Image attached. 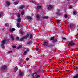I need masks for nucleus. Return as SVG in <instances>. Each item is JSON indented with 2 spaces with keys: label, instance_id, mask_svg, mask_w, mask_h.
<instances>
[{
  "label": "nucleus",
  "instance_id": "20e7f679",
  "mask_svg": "<svg viewBox=\"0 0 78 78\" xmlns=\"http://www.w3.org/2000/svg\"><path fill=\"white\" fill-rule=\"evenodd\" d=\"M48 45V41H44L43 43V45L44 46H47Z\"/></svg>",
  "mask_w": 78,
  "mask_h": 78
},
{
  "label": "nucleus",
  "instance_id": "f3484780",
  "mask_svg": "<svg viewBox=\"0 0 78 78\" xmlns=\"http://www.w3.org/2000/svg\"><path fill=\"white\" fill-rule=\"evenodd\" d=\"M42 8V6H38V7H37L36 8L37 9H39V8Z\"/></svg>",
  "mask_w": 78,
  "mask_h": 78
},
{
  "label": "nucleus",
  "instance_id": "7ed1b4c3",
  "mask_svg": "<svg viewBox=\"0 0 78 78\" xmlns=\"http://www.w3.org/2000/svg\"><path fill=\"white\" fill-rule=\"evenodd\" d=\"M29 36V34H27L26 36H24L22 38H21L20 39V40L21 41H23L24 39H27V38Z\"/></svg>",
  "mask_w": 78,
  "mask_h": 78
},
{
  "label": "nucleus",
  "instance_id": "58836bf2",
  "mask_svg": "<svg viewBox=\"0 0 78 78\" xmlns=\"http://www.w3.org/2000/svg\"><path fill=\"white\" fill-rule=\"evenodd\" d=\"M12 47L13 48H16V46H13Z\"/></svg>",
  "mask_w": 78,
  "mask_h": 78
},
{
  "label": "nucleus",
  "instance_id": "5701e85b",
  "mask_svg": "<svg viewBox=\"0 0 78 78\" xmlns=\"http://www.w3.org/2000/svg\"><path fill=\"white\" fill-rule=\"evenodd\" d=\"M72 26H73V23H71L70 24L69 26V27L70 28H71L72 27Z\"/></svg>",
  "mask_w": 78,
  "mask_h": 78
},
{
  "label": "nucleus",
  "instance_id": "a211bd4d",
  "mask_svg": "<svg viewBox=\"0 0 78 78\" xmlns=\"http://www.w3.org/2000/svg\"><path fill=\"white\" fill-rule=\"evenodd\" d=\"M27 19H30V20H31V17L29 16H27Z\"/></svg>",
  "mask_w": 78,
  "mask_h": 78
},
{
  "label": "nucleus",
  "instance_id": "72a5a7b5",
  "mask_svg": "<svg viewBox=\"0 0 78 78\" xmlns=\"http://www.w3.org/2000/svg\"><path fill=\"white\" fill-rule=\"evenodd\" d=\"M17 17L18 18H19V17H20V14H18Z\"/></svg>",
  "mask_w": 78,
  "mask_h": 78
},
{
  "label": "nucleus",
  "instance_id": "aec40b11",
  "mask_svg": "<svg viewBox=\"0 0 78 78\" xmlns=\"http://www.w3.org/2000/svg\"><path fill=\"white\" fill-rule=\"evenodd\" d=\"M22 47V45H20L19 47H17L18 49H19L20 48H21V47Z\"/></svg>",
  "mask_w": 78,
  "mask_h": 78
},
{
  "label": "nucleus",
  "instance_id": "4c0bfd02",
  "mask_svg": "<svg viewBox=\"0 0 78 78\" xmlns=\"http://www.w3.org/2000/svg\"><path fill=\"white\" fill-rule=\"evenodd\" d=\"M28 59H29V58H26V60L27 61H28Z\"/></svg>",
  "mask_w": 78,
  "mask_h": 78
},
{
  "label": "nucleus",
  "instance_id": "e433bc0d",
  "mask_svg": "<svg viewBox=\"0 0 78 78\" xmlns=\"http://www.w3.org/2000/svg\"><path fill=\"white\" fill-rule=\"evenodd\" d=\"M35 49L36 50H39V48H35Z\"/></svg>",
  "mask_w": 78,
  "mask_h": 78
},
{
  "label": "nucleus",
  "instance_id": "a878e982",
  "mask_svg": "<svg viewBox=\"0 0 78 78\" xmlns=\"http://www.w3.org/2000/svg\"><path fill=\"white\" fill-rule=\"evenodd\" d=\"M24 13H25V12H24V11H23L21 12V14H22V15H23Z\"/></svg>",
  "mask_w": 78,
  "mask_h": 78
},
{
  "label": "nucleus",
  "instance_id": "0eeeda50",
  "mask_svg": "<svg viewBox=\"0 0 78 78\" xmlns=\"http://www.w3.org/2000/svg\"><path fill=\"white\" fill-rule=\"evenodd\" d=\"M7 68V66L5 65L3 66L2 67V70H5V69H6Z\"/></svg>",
  "mask_w": 78,
  "mask_h": 78
},
{
  "label": "nucleus",
  "instance_id": "4468645a",
  "mask_svg": "<svg viewBox=\"0 0 78 78\" xmlns=\"http://www.w3.org/2000/svg\"><path fill=\"white\" fill-rule=\"evenodd\" d=\"M19 1H16L14 2V5H17V4L19 3Z\"/></svg>",
  "mask_w": 78,
  "mask_h": 78
},
{
  "label": "nucleus",
  "instance_id": "c756f323",
  "mask_svg": "<svg viewBox=\"0 0 78 78\" xmlns=\"http://www.w3.org/2000/svg\"><path fill=\"white\" fill-rule=\"evenodd\" d=\"M3 14V12H1V14L0 13V17H1V15H2Z\"/></svg>",
  "mask_w": 78,
  "mask_h": 78
},
{
  "label": "nucleus",
  "instance_id": "6e6552de",
  "mask_svg": "<svg viewBox=\"0 0 78 78\" xmlns=\"http://www.w3.org/2000/svg\"><path fill=\"white\" fill-rule=\"evenodd\" d=\"M17 70H18V68H17V67H16L14 69V72H17Z\"/></svg>",
  "mask_w": 78,
  "mask_h": 78
},
{
  "label": "nucleus",
  "instance_id": "7c9ffc66",
  "mask_svg": "<svg viewBox=\"0 0 78 78\" xmlns=\"http://www.w3.org/2000/svg\"><path fill=\"white\" fill-rule=\"evenodd\" d=\"M26 51H27V52L28 51H29V49H28V48H27L26 49Z\"/></svg>",
  "mask_w": 78,
  "mask_h": 78
},
{
  "label": "nucleus",
  "instance_id": "393cba45",
  "mask_svg": "<svg viewBox=\"0 0 78 78\" xmlns=\"http://www.w3.org/2000/svg\"><path fill=\"white\" fill-rule=\"evenodd\" d=\"M32 38H33V35H31L30 37V39H31Z\"/></svg>",
  "mask_w": 78,
  "mask_h": 78
},
{
  "label": "nucleus",
  "instance_id": "1a4fd4ad",
  "mask_svg": "<svg viewBox=\"0 0 78 78\" xmlns=\"http://www.w3.org/2000/svg\"><path fill=\"white\" fill-rule=\"evenodd\" d=\"M20 21H21V19L20 18H19L17 19V22L18 23H20Z\"/></svg>",
  "mask_w": 78,
  "mask_h": 78
},
{
  "label": "nucleus",
  "instance_id": "c03bdc74",
  "mask_svg": "<svg viewBox=\"0 0 78 78\" xmlns=\"http://www.w3.org/2000/svg\"><path fill=\"white\" fill-rule=\"evenodd\" d=\"M76 36L77 37H78V34H77Z\"/></svg>",
  "mask_w": 78,
  "mask_h": 78
},
{
  "label": "nucleus",
  "instance_id": "f704fd0d",
  "mask_svg": "<svg viewBox=\"0 0 78 78\" xmlns=\"http://www.w3.org/2000/svg\"><path fill=\"white\" fill-rule=\"evenodd\" d=\"M57 23H59L60 22V21H59V20H57Z\"/></svg>",
  "mask_w": 78,
  "mask_h": 78
},
{
  "label": "nucleus",
  "instance_id": "9b49d317",
  "mask_svg": "<svg viewBox=\"0 0 78 78\" xmlns=\"http://www.w3.org/2000/svg\"><path fill=\"white\" fill-rule=\"evenodd\" d=\"M42 18L44 19H48V16H44L42 17Z\"/></svg>",
  "mask_w": 78,
  "mask_h": 78
},
{
  "label": "nucleus",
  "instance_id": "9d476101",
  "mask_svg": "<svg viewBox=\"0 0 78 78\" xmlns=\"http://www.w3.org/2000/svg\"><path fill=\"white\" fill-rule=\"evenodd\" d=\"M15 31V29L14 28H13L12 29L10 28V31L11 32H12V31Z\"/></svg>",
  "mask_w": 78,
  "mask_h": 78
},
{
  "label": "nucleus",
  "instance_id": "bb28decb",
  "mask_svg": "<svg viewBox=\"0 0 78 78\" xmlns=\"http://www.w3.org/2000/svg\"><path fill=\"white\" fill-rule=\"evenodd\" d=\"M23 8H24V6H22L21 7H20V9H23Z\"/></svg>",
  "mask_w": 78,
  "mask_h": 78
},
{
  "label": "nucleus",
  "instance_id": "412c9836",
  "mask_svg": "<svg viewBox=\"0 0 78 78\" xmlns=\"http://www.w3.org/2000/svg\"><path fill=\"white\" fill-rule=\"evenodd\" d=\"M39 15L37 14V15L36 17L37 18V19H39Z\"/></svg>",
  "mask_w": 78,
  "mask_h": 78
},
{
  "label": "nucleus",
  "instance_id": "49530a36",
  "mask_svg": "<svg viewBox=\"0 0 78 78\" xmlns=\"http://www.w3.org/2000/svg\"><path fill=\"white\" fill-rule=\"evenodd\" d=\"M57 14H59V13H57Z\"/></svg>",
  "mask_w": 78,
  "mask_h": 78
},
{
  "label": "nucleus",
  "instance_id": "4be33fe9",
  "mask_svg": "<svg viewBox=\"0 0 78 78\" xmlns=\"http://www.w3.org/2000/svg\"><path fill=\"white\" fill-rule=\"evenodd\" d=\"M20 75H23V72H21L20 73Z\"/></svg>",
  "mask_w": 78,
  "mask_h": 78
},
{
  "label": "nucleus",
  "instance_id": "2eb2a0df",
  "mask_svg": "<svg viewBox=\"0 0 78 78\" xmlns=\"http://www.w3.org/2000/svg\"><path fill=\"white\" fill-rule=\"evenodd\" d=\"M17 26V27L18 28H19L20 27V23H18Z\"/></svg>",
  "mask_w": 78,
  "mask_h": 78
},
{
  "label": "nucleus",
  "instance_id": "ddd939ff",
  "mask_svg": "<svg viewBox=\"0 0 78 78\" xmlns=\"http://www.w3.org/2000/svg\"><path fill=\"white\" fill-rule=\"evenodd\" d=\"M10 38L11 39H12V40H14V37L12 35H11Z\"/></svg>",
  "mask_w": 78,
  "mask_h": 78
},
{
  "label": "nucleus",
  "instance_id": "f8f14e48",
  "mask_svg": "<svg viewBox=\"0 0 78 78\" xmlns=\"http://www.w3.org/2000/svg\"><path fill=\"white\" fill-rule=\"evenodd\" d=\"M52 8V6L51 5H49V7L48 8V9L49 10V9H50Z\"/></svg>",
  "mask_w": 78,
  "mask_h": 78
},
{
  "label": "nucleus",
  "instance_id": "2f4dec72",
  "mask_svg": "<svg viewBox=\"0 0 78 78\" xmlns=\"http://www.w3.org/2000/svg\"><path fill=\"white\" fill-rule=\"evenodd\" d=\"M64 17L65 18H67V15L66 14L65 15Z\"/></svg>",
  "mask_w": 78,
  "mask_h": 78
},
{
  "label": "nucleus",
  "instance_id": "ea45409f",
  "mask_svg": "<svg viewBox=\"0 0 78 78\" xmlns=\"http://www.w3.org/2000/svg\"><path fill=\"white\" fill-rule=\"evenodd\" d=\"M19 39V37H17L16 38V39L17 40H18V39Z\"/></svg>",
  "mask_w": 78,
  "mask_h": 78
},
{
  "label": "nucleus",
  "instance_id": "37998d69",
  "mask_svg": "<svg viewBox=\"0 0 78 78\" xmlns=\"http://www.w3.org/2000/svg\"><path fill=\"white\" fill-rule=\"evenodd\" d=\"M63 40H66V39L65 38H63Z\"/></svg>",
  "mask_w": 78,
  "mask_h": 78
},
{
  "label": "nucleus",
  "instance_id": "b1692460",
  "mask_svg": "<svg viewBox=\"0 0 78 78\" xmlns=\"http://www.w3.org/2000/svg\"><path fill=\"white\" fill-rule=\"evenodd\" d=\"M76 11H74V12H73V14H74V15H75V14H76Z\"/></svg>",
  "mask_w": 78,
  "mask_h": 78
},
{
  "label": "nucleus",
  "instance_id": "c85d7f7f",
  "mask_svg": "<svg viewBox=\"0 0 78 78\" xmlns=\"http://www.w3.org/2000/svg\"><path fill=\"white\" fill-rule=\"evenodd\" d=\"M27 51H25L23 53V55H27Z\"/></svg>",
  "mask_w": 78,
  "mask_h": 78
},
{
  "label": "nucleus",
  "instance_id": "f03ea898",
  "mask_svg": "<svg viewBox=\"0 0 78 78\" xmlns=\"http://www.w3.org/2000/svg\"><path fill=\"white\" fill-rule=\"evenodd\" d=\"M32 76V78H38L40 77V75H37V73H35L33 74Z\"/></svg>",
  "mask_w": 78,
  "mask_h": 78
},
{
  "label": "nucleus",
  "instance_id": "c9c22d12",
  "mask_svg": "<svg viewBox=\"0 0 78 78\" xmlns=\"http://www.w3.org/2000/svg\"><path fill=\"white\" fill-rule=\"evenodd\" d=\"M8 53H12V51H9L8 52Z\"/></svg>",
  "mask_w": 78,
  "mask_h": 78
},
{
  "label": "nucleus",
  "instance_id": "cd10ccee",
  "mask_svg": "<svg viewBox=\"0 0 78 78\" xmlns=\"http://www.w3.org/2000/svg\"><path fill=\"white\" fill-rule=\"evenodd\" d=\"M32 2L33 3H34V4H36V2H35V1H32Z\"/></svg>",
  "mask_w": 78,
  "mask_h": 78
},
{
  "label": "nucleus",
  "instance_id": "de8ad7c7",
  "mask_svg": "<svg viewBox=\"0 0 78 78\" xmlns=\"http://www.w3.org/2000/svg\"><path fill=\"white\" fill-rule=\"evenodd\" d=\"M68 1H69V0H67Z\"/></svg>",
  "mask_w": 78,
  "mask_h": 78
},
{
  "label": "nucleus",
  "instance_id": "6ab92c4d",
  "mask_svg": "<svg viewBox=\"0 0 78 78\" xmlns=\"http://www.w3.org/2000/svg\"><path fill=\"white\" fill-rule=\"evenodd\" d=\"M6 3L7 5H8V6H9V5H10V3H9V2H6Z\"/></svg>",
  "mask_w": 78,
  "mask_h": 78
},
{
  "label": "nucleus",
  "instance_id": "f257e3e1",
  "mask_svg": "<svg viewBox=\"0 0 78 78\" xmlns=\"http://www.w3.org/2000/svg\"><path fill=\"white\" fill-rule=\"evenodd\" d=\"M6 42V40L5 39L3 40L2 41V43L1 44V47L2 48H4L5 46H4V45L5 44V42Z\"/></svg>",
  "mask_w": 78,
  "mask_h": 78
},
{
  "label": "nucleus",
  "instance_id": "39448f33",
  "mask_svg": "<svg viewBox=\"0 0 78 78\" xmlns=\"http://www.w3.org/2000/svg\"><path fill=\"white\" fill-rule=\"evenodd\" d=\"M54 37H52L51 38H50L51 41H53V42H56L57 41V39H55L54 40Z\"/></svg>",
  "mask_w": 78,
  "mask_h": 78
},
{
  "label": "nucleus",
  "instance_id": "79ce46f5",
  "mask_svg": "<svg viewBox=\"0 0 78 78\" xmlns=\"http://www.w3.org/2000/svg\"><path fill=\"white\" fill-rule=\"evenodd\" d=\"M8 24H5V26H6V27H7V26H8Z\"/></svg>",
  "mask_w": 78,
  "mask_h": 78
},
{
  "label": "nucleus",
  "instance_id": "a18cd8bd",
  "mask_svg": "<svg viewBox=\"0 0 78 78\" xmlns=\"http://www.w3.org/2000/svg\"><path fill=\"white\" fill-rule=\"evenodd\" d=\"M69 63V62H68V61H67V62H66V63Z\"/></svg>",
  "mask_w": 78,
  "mask_h": 78
},
{
  "label": "nucleus",
  "instance_id": "473e14b6",
  "mask_svg": "<svg viewBox=\"0 0 78 78\" xmlns=\"http://www.w3.org/2000/svg\"><path fill=\"white\" fill-rule=\"evenodd\" d=\"M20 33L22 35H23V31H21Z\"/></svg>",
  "mask_w": 78,
  "mask_h": 78
},
{
  "label": "nucleus",
  "instance_id": "423d86ee",
  "mask_svg": "<svg viewBox=\"0 0 78 78\" xmlns=\"http://www.w3.org/2000/svg\"><path fill=\"white\" fill-rule=\"evenodd\" d=\"M75 45V43L73 41H71L69 43V45L72 46V45Z\"/></svg>",
  "mask_w": 78,
  "mask_h": 78
},
{
  "label": "nucleus",
  "instance_id": "dca6fc26",
  "mask_svg": "<svg viewBox=\"0 0 78 78\" xmlns=\"http://www.w3.org/2000/svg\"><path fill=\"white\" fill-rule=\"evenodd\" d=\"M73 78H78V74H77L73 77Z\"/></svg>",
  "mask_w": 78,
  "mask_h": 78
},
{
  "label": "nucleus",
  "instance_id": "09e8293b",
  "mask_svg": "<svg viewBox=\"0 0 78 78\" xmlns=\"http://www.w3.org/2000/svg\"><path fill=\"white\" fill-rule=\"evenodd\" d=\"M58 11H59V10H58Z\"/></svg>",
  "mask_w": 78,
  "mask_h": 78
},
{
  "label": "nucleus",
  "instance_id": "a19ab883",
  "mask_svg": "<svg viewBox=\"0 0 78 78\" xmlns=\"http://www.w3.org/2000/svg\"><path fill=\"white\" fill-rule=\"evenodd\" d=\"M72 8V6H70L69 7V8L71 9Z\"/></svg>",
  "mask_w": 78,
  "mask_h": 78
}]
</instances>
